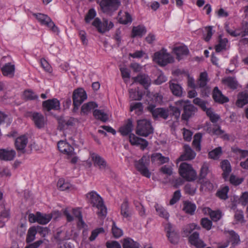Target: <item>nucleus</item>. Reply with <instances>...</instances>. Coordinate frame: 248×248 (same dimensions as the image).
Here are the masks:
<instances>
[{"label":"nucleus","mask_w":248,"mask_h":248,"mask_svg":"<svg viewBox=\"0 0 248 248\" xmlns=\"http://www.w3.org/2000/svg\"><path fill=\"white\" fill-rule=\"evenodd\" d=\"M173 52L176 55V58L180 61L183 58V56H186L188 54L189 51L186 46H179L174 47Z\"/></svg>","instance_id":"5701e85b"},{"label":"nucleus","mask_w":248,"mask_h":248,"mask_svg":"<svg viewBox=\"0 0 248 248\" xmlns=\"http://www.w3.org/2000/svg\"><path fill=\"white\" fill-rule=\"evenodd\" d=\"M43 108L47 111L51 110H57L60 109V103L56 98L48 99L43 102Z\"/></svg>","instance_id":"f3484780"},{"label":"nucleus","mask_w":248,"mask_h":248,"mask_svg":"<svg viewBox=\"0 0 248 248\" xmlns=\"http://www.w3.org/2000/svg\"><path fill=\"white\" fill-rule=\"evenodd\" d=\"M155 210L157 215L163 218L168 220L169 218L170 215L169 213L162 206L156 204L155 205Z\"/></svg>","instance_id":"e433bc0d"},{"label":"nucleus","mask_w":248,"mask_h":248,"mask_svg":"<svg viewBox=\"0 0 248 248\" xmlns=\"http://www.w3.org/2000/svg\"><path fill=\"white\" fill-rule=\"evenodd\" d=\"M248 103V92L244 91L240 93L237 97V100L236 102V105L239 107H243Z\"/></svg>","instance_id":"393cba45"},{"label":"nucleus","mask_w":248,"mask_h":248,"mask_svg":"<svg viewBox=\"0 0 248 248\" xmlns=\"http://www.w3.org/2000/svg\"><path fill=\"white\" fill-rule=\"evenodd\" d=\"M1 70L4 76H13L15 66L8 63L3 66Z\"/></svg>","instance_id":"ea45409f"},{"label":"nucleus","mask_w":248,"mask_h":248,"mask_svg":"<svg viewBox=\"0 0 248 248\" xmlns=\"http://www.w3.org/2000/svg\"><path fill=\"white\" fill-rule=\"evenodd\" d=\"M180 175L188 181L195 180L197 177V173L192 167L185 162L181 163L179 168Z\"/></svg>","instance_id":"39448f33"},{"label":"nucleus","mask_w":248,"mask_h":248,"mask_svg":"<svg viewBox=\"0 0 248 248\" xmlns=\"http://www.w3.org/2000/svg\"><path fill=\"white\" fill-rule=\"evenodd\" d=\"M222 154V149L220 147L216 148L209 153L210 158L217 159L219 158Z\"/></svg>","instance_id":"09e8293b"},{"label":"nucleus","mask_w":248,"mask_h":248,"mask_svg":"<svg viewBox=\"0 0 248 248\" xmlns=\"http://www.w3.org/2000/svg\"><path fill=\"white\" fill-rule=\"evenodd\" d=\"M209 172V165L206 163H204L201 169V177L202 178H205Z\"/></svg>","instance_id":"69168bd1"},{"label":"nucleus","mask_w":248,"mask_h":248,"mask_svg":"<svg viewBox=\"0 0 248 248\" xmlns=\"http://www.w3.org/2000/svg\"><path fill=\"white\" fill-rule=\"evenodd\" d=\"M122 78H130V70L126 65H122L120 67Z\"/></svg>","instance_id":"0e129e2a"},{"label":"nucleus","mask_w":248,"mask_h":248,"mask_svg":"<svg viewBox=\"0 0 248 248\" xmlns=\"http://www.w3.org/2000/svg\"><path fill=\"white\" fill-rule=\"evenodd\" d=\"M134 79L133 84L138 82L142 85L146 89H147L151 83L150 78H134Z\"/></svg>","instance_id":"6e6d98bb"},{"label":"nucleus","mask_w":248,"mask_h":248,"mask_svg":"<svg viewBox=\"0 0 248 248\" xmlns=\"http://www.w3.org/2000/svg\"><path fill=\"white\" fill-rule=\"evenodd\" d=\"M228 40L227 38H223L222 35H220L218 36V43L215 46L216 51L217 52H220V51L226 50L227 44Z\"/></svg>","instance_id":"c85d7f7f"},{"label":"nucleus","mask_w":248,"mask_h":248,"mask_svg":"<svg viewBox=\"0 0 248 248\" xmlns=\"http://www.w3.org/2000/svg\"><path fill=\"white\" fill-rule=\"evenodd\" d=\"M204 30L206 32L203 34L204 40L206 42H208L210 40L215 31H213V27L211 26L205 27Z\"/></svg>","instance_id":"a18cd8bd"},{"label":"nucleus","mask_w":248,"mask_h":248,"mask_svg":"<svg viewBox=\"0 0 248 248\" xmlns=\"http://www.w3.org/2000/svg\"><path fill=\"white\" fill-rule=\"evenodd\" d=\"M201 223L203 228L209 231L211 229L212 222L207 218H203L201 219Z\"/></svg>","instance_id":"13d9d810"},{"label":"nucleus","mask_w":248,"mask_h":248,"mask_svg":"<svg viewBox=\"0 0 248 248\" xmlns=\"http://www.w3.org/2000/svg\"><path fill=\"white\" fill-rule=\"evenodd\" d=\"M57 186L60 190H65L71 187V184L65 182L63 179H60L57 183Z\"/></svg>","instance_id":"8fccbe9b"},{"label":"nucleus","mask_w":248,"mask_h":248,"mask_svg":"<svg viewBox=\"0 0 248 248\" xmlns=\"http://www.w3.org/2000/svg\"><path fill=\"white\" fill-rule=\"evenodd\" d=\"M40 62L42 67L48 73H51L52 72V67L45 59H41Z\"/></svg>","instance_id":"774afa93"},{"label":"nucleus","mask_w":248,"mask_h":248,"mask_svg":"<svg viewBox=\"0 0 248 248\" xmlns=\"http://www.w3.org/2000/svg\"><path fill=\"white\" fill-rule=\"evenodd\" d=\"M212 97L216 102L219 104H224L229 101L228 97L224 95L217 87L214 88L212 93Z\"/></svg>","instance_id":"6ab92c4d"},{"label":"nucleus","mask_w":248,"mask_h":248,"mask_svg":"<svg viewBox=\"0 0 248 248\" xmlns=\"http://www.w3.org/2000/svg\"><path fill=\"white\" fill-rule=\"evenodd\" d=\"M37 230L35 227H30L27 232L26 236V242L28 243L32 242L35 239Z\"/></svg>","instance_id":"a19ab883"},{"label":"nucleus","mask_w":248,"mask_h":248,"mask_svg":"<svg viewBox=\"0 0 248 248\" xmlns=\"http://www.w3.org/2000/svg\"><path fill=\"white\" fill-rule=\"evenodd\" d=\"M129 96L132 100H140L142 97V94L139 91L134 90L133 89L129 90Z\"/></svg>","instance_id":"603ef678"},{"label":"nucleus","mask_w":248,"mask_h":248,"mask_svg":"<svg viewBox=\"0 0 248 248\" xmlns=\"http://www.w3.org/2000/svg\"><path fill=\"white\" fill-rule=\"evenodd\" d=\"M89 159H91L95 167H97L101 170H106L108 169L106 160L98 154L90 152Z\"/></svg>","instance_id":"9b49d317"},{"label":"nucleus","mask_w":248,"mask_h":248,"mask_svg":"<svg viewBox=\"0 0 248 248\" xmlns=\"http://www.w3.org/2000/svg\"><path fill=\"white\" fill-rule=\"evenodd\" d=\"M130 111H134L138 115L141 114L143 111L142 104L140 102L132 103L130 105Z\"/></svg>","instance_id":"c03bdc74"},{"label":"nucleus","mask_w":248,"mask_h":248,"mask_svg":"<svg viewBox=\"0 0 248 248\" xmlns=\"http://www.w3.org/2000/svg\"><path fill=\"white\" fill-rule=\"evenodd\" d=\"M28 142L27 137L25 136H22L16 139L15 146L17 150L22 151L25 149Z\"/></svg>","instance_id":"b1692460"},{"label":"nucleus","mask_w":248,"mask_h":248,"mask_svg":"<svg viewBox=\"0 0 248 248\" xmlns=\"http://www.w3.org/2000/svg\"><path fill=\"white\" fill-rule=\"evenodd\" d=\"M58 148L59 151L66 155L68 159H71V162L76 164L78 160V157L76 155L74 149L67 142L61 140L58 143Z\"/></svg>","instance_id":"7ed1b4c3"},{"label":"nucleus","mask_w":248,"mask_h":248,"mask_svg":"<svg viewBox=\"0 0 248 248\" xmlns=\"http://www.w3.org/2000/svg\"><path fill=\"white\" fill-rule=\"evenodd\" d=\"M234 219L236 223H244L245 222L242 211L237 210L234 214Z\"/></svg>","instance_id":"052dcab7"},{"label":"nucleus","mask_w":248,"mask_h":248,"mask_svg":"<svg viewBox=\"0 0 248 248\" xmlns=\"http://www.w3.org/2000/svg\"><path fill=\"white\" fill-rule=\"evenodd\" d=\"M98 107L97 105L93 102H90L84 104L81 108V112L84 114H87L94 108Z\"/></svg>","instance_id":"c9c22d12"},{"label":"nucleus","mask_w":248,"mask_h":248,"mask_svg":"<svg viewBox=\"0 0 248 248\" xmlns=\"http://www.w3.org/2000/svg\"><path fill=\"white\" fill-rule=\"evenodd\" d=\"M71 235V233L65 229L59 230L55 235L54 239L58 244H59L65 240L69 239Z\"/></svg>","instance_id":"aec40b11"},{"label":"nucleus","mask_w":248,"mask_h":248,"mask_svg":"<svg viewBox=\"0 0 248 248\" xmlns=\"http://www.w3.org/2000/svg\"><path fill=\"white\" fill-rule=\"evenodd\" d=\"M16 155V151L11 148L0 149V160L12 161L14 159Z\"/></svg>","instance_id":"2eb2a0df"},{"label":"nucleus","mask_w":248,"mask_h":248,"mask_svg":"<svg viewBox=\"0 0 248 248\" xmlns=\"http://www.w3.org/2000/svg\"><path fill=\"white\" fill-rule=\"evenodd\" d=\"M153 61L159 65L164 66L169 63H172L174 62V58L167 52L166 49L163 48L154 53Z\"/></svg>","instance_id":"f03ea898"},{"label":"nucleus","mask_w":248,"mask_h":248,"mask_svg":"<svg viewBox=\"0 0 248 248\" xmlns=\"http://www.w3.org/2000/svg\"><path fill=\"white\" fill-rule=\"evenodd\" d=\"M153 132V128L151 122L146 119L138 120L136 129V134L142 137H147Z\"/></svg>","instance_id":"20e7f679"},{"label":"nucleus","mask_w":248,"mask_h":248,"mask_svg":"<svg viewBox=\"0 0 248 248\" xmlns=\"http://www.w3.org/2000/svg\"><path fill=\"white\" fill-rule=\"evenodd\" d=\"M123 246V248H139V244L129 238L124 240Z\"/></svg>","instance_id":"79ce46f5"},{"label":"nucleus","mask_w":248,"mask_h":248,"mask_svg":"<svg viewBox=\"0 0 248 248\" xmlns=\"http://www.w3.org/2000/svg\"><path fill=\"white\" fill-rule=\"evenodd\" d=\"M104 232V230L103 228H99L93 230L89 237V240L91 241L94 240L99 233H103Z\"/></svg>","instance_id":"680f3d73"},{"label":"nucleus","mask_w":248,"mask_h":248,"mask_svg":"<svg viewBox=\"0 0 248 248\" xmlns=\"http://www.w3.org/2000/svg\"><path fill=\"white\" fill-rule=\"evenodd\" d=\"M88 202L96 207L98 211L97 214L100 217H105L107 215V210L105 206L102 198L95 191H92L86 195Z\"/></svg>","instance_id":"f257e3e1"},{"label":"nucleus","mask_w":248,"mask_h":248,"mask_svg":"<svg viewBox=\"0 0 248 248\" xmlns=\"http://www.w3.org/2000/svg\"><path fill=\"white\" fill-rule=\"evenodd\" d=\"M147 109L155 118H162L166 119L169 116V111L167 109L163 108H155V106L152 104L149 105Z\"/></svg>","instance_id":"ddd939ff"},{"label":"nucleus","mask_w":248,"mask_h":248,"mask_svg":"<svg viewBox=\"0 0 248 248\" xmlns=\"http://www.w3.org/2000/svg\"><path fill=\"white\" fill-rule=\"evenodd\" d=\"M172 74L175 77H182L189 78V74L183 69L178 68L173 69L172 70Z\"/></svg>","instance_id":"49530a36"},{"label":"nucleus","mask_w":248,"mask_h":248,"mask_svg":"<svg viewBox=\"0 0 248 248\" xmlns=\"http://www.w3.org/2000/svg\"><path fill=\"white\" fill-rule=\"evenodd\" d=\"M196 209L195 204L186 201L184 202L183 210L186 213L192 215Z\"/></svg>","instance_id":"58836bf2"},{"label":"nucleus","mask_w":248,"mask_h":248,"mask_svg":"<svg viewBox=\"0 0 248 248\" xmlns=\"http://www.w3.org/2000/svg\"><path fill=\"white\" fill-rule=\"evenodd\" d=\"M96 15V13L93 8L90 9L85 17L86 23H89Z\"/></svg>","instance_id":"4d7b16f0"},{"label":"nucleus","mask_w":248,"mask_h":248,"mask_svg":"<svg viewBox=\"0 0 248 248\" xmlns=\"http://www.w3.org/2000/svg\"><path fill=\"white\" fill-rule=\"evenodd\" d=\"M196 110L195 107L189 102L185 106L184 108V113L182 115V118L183 120H187L191 117Z\"/></svg>","instance_id":"412c9836"},{"label":"nucleus","mask_w":248,"mask_h":248,"mask_svg":"<svg viewBox=\"0 0 248 248\" xmlns=\"http://www.w3.org/2000/svg\"><path fill=\"white\" fill-rule=\"evenodd\" d=\"M202 137V134L200 133L195 134L194 137L192 144L197 151H200L201 150V140Z\"/></svg>","instance_id":"3c124183"},{"label":"nucleus","mask_w":248,"mask_h":248,"mask_svg":"<svg viewBox=\"0 0 248 248\" xmlns=\"http://www.w3.org/2000/svg\"><path fill=\"white\" fill-rule=\"evenodd\" d=\"M149 162V156L144 155L139 161L135 162V166L136 169L144 176L150 178L151 173L147 168Z\"/></svg>","instance_id":"6e6552de"},{"label":"nucleus","mask_w":248,"mask_h":248,"mask_svg":"<svg viewBox=\"0 0 248 248\" xmlns=\"http://www.w3.org/2000/svg\"><path fill=\"white\" fill-rule=\"evenodd\" d=\"M133 127L132 121L128 120L127 123L120 128V132L123 136L127 135L132 132Z\"/></svg>","instance_id":"473e14b6"},{"label":"nucleus","mask_w":248,"mask_h":248,"mask_svg":"<svg viewBox=\"0 0 248 248\" xmlns=\"http://www.w3.org/2000/svg\"><path fill=\"white\" fill-rule=\"evenodd\" d=\"M93 114L96 119L103 122H106L108 119V114L105 113L102 110L95 109L94 110Z\"/></svg>","instance_id":"72a5a7b5"},{"label":"nucleus","mask_w":248,"mask_h":248,"mask_svg":"<svg viewBox=\"0 0 248 248\" xmlns=\"http://www.w3.org/2000/svg\"><path fill=\"white\" fill-rule=\"evenodd\" d=\"M92 25L96 28L98 32L102 34L108 31L114 26L111 21L108 22L106 18H103L102 21L98 17L94 18L92 22Z\"/></svg>","instance_id":"0eeeda50"},{"label":"nucleus","mask_w":248,"mask_h":248,"mask_svg":"<svg viewBox=\"0 0 248 248\" xmlns=\"http://www.w3.org/2000/svg\"><path fill=\"white\" fill-rule=\"evenodd\" d=\"M121 215L126 219L129 220L132 215V213L128 207V204L126 201L124 202L121 205Z\"/></svg>","instance_id":"2f4dec72"},{"label":"nucleus","mask_w":248,"mask_h":248,"mask_svg":"<svg viewBox=\"0 0 248 248\" xmlns=\"http://www.w3.org/2000/svg\"><path fill=\"white\" fill-rule=\"evenodd\" d=\"M23 97L26 99L33 100L38 98V96L31 90H26L24 92Z\"/></svg>","instance_id":"bf43d9fd"},{"label":"nucleus","mask_w":248,"mask_h":248,"mask_svg":"<svg viewBox=\"0 0 248 248\" xmlns=\"http://www.w3.org/2000/svg\"><path fill=\"white\" fill-rule=\"evenodd\" d=\"M222 82L227 85L230 88L232 89H235L238 86V84L234 78H224L222 80Z\"/></svg>","instance_id":"864d4df0"},{"label":"nucleus","mask_w":248,"mask_h":248,"mask_svg":"<svg viewBox=\"0 0 248 248\" xmlns=\"http://www.w3.org/2000/svg\"><path fill=\"white\" fill-rule=\"evenodd\" d=\"M112 232L114 236L116 238H119L123 235V231L120 228L117 227L114 222H113L112 227Z\"/></svg>","instance_id":"e2e57ef3"},{"label":"nucleus","mask_w":248,"mask_h":248,"mask_svg":"<svg viewBox=\"0 0 248 248\" xmlns=\"http://www.w3.org/2000/svg\"><path fill=\"white\" fill-rule=\"evenodd\" d=\"M232 241V244L233 246L238 245L240 243V239L239 235L233 230L228 231L227 232Z\"/></svg>","instance_id":"37998d69"},{"label":"nucleus","mask_w":248,"mask_h":248,"mask_svg":"<svg viewBox=\"0 0 248 248\" xmlns=\"http://www.w3.org/2000/svg\"><path fill=\"white\" fill-rule=\"evenodd\" d=\"M146 32V29L144 26H138L134 27L132 29V37H135L137 36H142Z\"/></svg>","instance_id":"4c0bfd02"},{"label":"nucleus","mask_w":248,"mask_h":248,"mask_svg":"<svg viewBox=\"0 0 248 248\" xmlns=\"http://www.w3.org/2000/svg\"><path fill=\"white\" fill-rule=\"evenodd\" d=\"M87 94L85 91L82 88L76 90L73 93V100L74 108L77 109L80 105L87 99Z\"/></svg>","instance_id":"f8f14e48"},{"label":"nucleus","mask_w":248,"mask_h":248,"mask_svg":"<svg viewBox=\"0 0 248 248\" xmlns=\"http://www.w3.org/2000/svg\"><path fill=\"white\" fill-rule=\"evenodd\" d=\"M132 21V17L130 15L126 12L125 15L120 18V22L123 24H127L131 23Z\"/></svg>","instance_id":"338daca9"},{"label":"nucleus","mask_w":248,"mask_h":248,"mask_svg":"<svg viewBox=\"0 0 248 248\" xmlns=\"http://www.w3.org/2000/svg\"><path fill=\"white\" fill-rule=\"evenodd\" d=\"M146 96L148 97L147 101L149 103L150 102L160 103L162 101L163 97L159 93L153 94L147 91Z\"/></svg>","instance_id":"c756f323"},{"label":"nucleus","mask_w":248,"mask_h":248,"mask_svg":"<svg viewBox=\"0 0 248 248\" xmlns=\"http://www.w3.org/2000/svg\"><path fill=\"white\" fill-rule=\"evenodd\" d=\"M189 243L196 248H204L206 244L200 239L199 233L195 232L191 234L188 238Z\"/></svg>","instance_id":"a211bd4d"},{"label":"nucleus","mask_w":248,"mask_h":248,"mask_svg":"<svg viewBox=\"0 0 248 248\" xmlns=\"http://www.w3.org/2000/svg\"><path fill=\"white\" fill-rule=\"evenodd\" d=\"M170 89L172 93L178 96H180L182 94V90L181 87L175 82L174 80L170 81Z\"/></svg>","instance_id":"7c9ffc66"},{"label":"nucleus","mask_w":248,"mask_h":248,"mask_svg":"<svg viewBox=\"0 0 248 248\" xmlns=\"http://www.w3.org/2000/svg\"><path fill=\"white\" fill-rule=\"evenodd\" d=\"M151 160L159 164L167 163L169 161V158L163 156L160 153H154L151 156Z\"/></svg>","instance_id":"cd10ccee"},{"label":"nucleus","mask_w":248,"mask_h":248,"mask_svg":"<svg viewBox=\"0 0 248 248\" xmlns=\"http://www.w3.org/2000/svg\"><path fill=\"white\" fill-rule=\"evenodd\" d=\"M31 118L35 126L38 128H42L46 124V118L41 113L34 112L32 114Z\"/></svg>","instance_id":"dca6fc26"},{"label":"nucleus","mask_w":248,"mask_h":248,"mask_svg":"<svg viewBox=\"0 0 248 248\" xmlns=\"http://www.w3.org/2000/svg\"><path fill=\"white\" fill-rule=\"evenodd\" d=\"M52 218V216L49 214H44L40 212H37L36 214H30L29 215V221L31 223L37 222L40 224H46Z\"/></svg>","instance_id":"9d476101"},{"label":"nucleus","mask_w":248,"mask_h":248,"mask_svg":"<svg viewBox=\"0 0 248 248\" xmlns=\"http://www.w3.org/2000/svg\"><path fill=\"white\" fill-rule=\"evenodd\" d=\"M165 231L167 233V236L171 243L176 244L179 239L178 234L174 230L171 224L167 223L164 226Z\"/></svg>","instance_id":"4468645a"},{"label":"nucleus","mask_w":248,"mask_h":248,"mask_svg":"<svg viewBox=\"0 0 248 248\" xmlns=\"http://www.w3.org/2000/svg\"><path fill=\"white\" fill-rule=\"evenodd\" d=\"M120 5L119 0H101L100 6L103 13L108 14L116 10Z\"/></svg>","instance_id":"1a4fd4ad"},{"label":"nucleus","mask_w":248,"mask_h":248,"mask_svg":"<svg viewBox=\"0 0 248 248\" xmlns=\"http://www.w3.org/2000/svg\"><path fill=\"white\" fill-rule=\"evenodd\" d=\"M129 67L133 72L139 74L136 78H146L145 75H142L140 74L142 72L143 66L137 62H132L130 64Z\"/></svg>","instance_id":"f704fd0d"},{"label":"nucleus","mask_w":248,"mask_h":248,"mask_svg":"<svg viewBox=\"0 0 248 248\" xmlns=\"http://www.w3.org/2000/svg\"><path fill=\"white\" fill-rule=\"evenodd\" d=\"M220 166L223 170V177L225 179H226L228 178V176L232 171L230 163L228 160H224L221 161Z\"/></svg>","instance_id":"a878e982"},{"label":"nucleus","mask_w":248,"mask_h":248,"mask_svg":"<svg viewBox=\"0 0 248 248\" xmlns=\"http://www.w3.org/2000/svg\"><path fill=\"white\" fill-rule=\"evenodd\" d=\"M207 78H199L197 81V83H194V78H189L188 81V86L192 88H203L207 84Z\"/></svg>","instance_id":"bb28decb"},{"label":"nucleus","mask_w":248,"mask_h":248,"mask_svg":"<svg viewBox=\"0 0 248 248\" xmlns=\"http://www.w3.org/2000/svg\"><path fill=\"white\" fill-rule=\"evenodd\" d=\"M184 148L185 153L180 157L181 160H191L195 157V153L188 145H184Z\"/></svg>","instance_id":"4be33fe9"},{"label":"nucleus","mask_w":248,"mask_h":248,"mask_svg":"<svg viewBox=\"0 0 248 248\" xmlns=\"http://www.w3.org/2000/svg\"><path fill=\"white\" fill-rule=\"evenodd\" d=\"M200 229V226H199V225L195 223H193L189 224L186 226L184 229V232L186 235H188L195 230H199Z\"/></svg>","instance_id":"de8ad7c7"},{"label":"nucleus","mask_w":248,"mask_h":248,"mask_svg":"<svg viewBox=\"0 0 248 248\" xmlns=\"http://www.w3.org/2000/svg\"><path fill=\"white\" fill-rule=\"evenodd\" d=\"M229 188L228 186H225L218 190L217 193V196L223 200H226L228 198V192Z\"/></svg>","instance_id":"5fc2aeb1"},{"label":"nucleus","mask_w":248,"mask_h":248,"mask_svg":"<svg viewBox=\"0 0 248 248\" xmlns=\"http://www.w3.org/2000/svg\"><path fill=\"white\" fill-rule=\"evenodd\" d=\"M33 16L41 25L46 26L53 32L56 33L57 34H59V30L58 28L48 16L41 13L33 14Z\"/></svg>","instance_id":"423d86ee"}]
</instances>
